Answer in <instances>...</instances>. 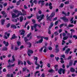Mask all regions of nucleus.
Masks as SVG:
<instances>
[{
	"mask_svg": "<svg viewBox=\"0 0 77 77\" xmlns=\"http://www.w3.org/2000/svg\"><path fill=\"white\" fill-rule=\"evenodd\" d=\"M32 21L33 23H36V20L34 19H32Z\"/></svg>",
	"mask_w": 77,
	"mask_h": 77,
	"instance_id": "obj_49",
	"label": "nucleus"
},
{
	"mask_svg": "<svg viewBox=\"0 0 77 77\" xmlns=\"http://www.w3.org/2000/svg\"><path fill=\"white\" fill-rule=\"evenodd\" d=\"M8 50V48L7 47H5L2 49V50L3 51H6Z\"/></svg>",
	"mask_w": 77,
	"mask_h": 77,
	"instance_id": "obj_34",
	"label": "nucleus"
},
{
	"mask_svg": "<svg viewBox=\"0 0 77 77\" xmlns=\"http://www.w3.org/2000/svg\"><path fill=\"white\" fill-rule=\"evenodd\" d=\"M63 24L62 23L60 25V28L61 29V28H62V27H63Z\"/></svg>",
	"mask_w": 77,
	"mask_h": 77,
	"instance_id": "obj_46",
	"label": "nucleus"
},
{
	"mask_svg": "<svg viewBox=\"0 0 77 77\" xmlns=\"http://www.w3.org/2000/svg\"><path fill=\"white\" fill-rule=\"evenodd\" d=\"M5 35L4 36V38H5V39H8V37H9L10 35V33H8V32H5ZM8 37H7V36Z\"/></svg>",
	"mask_w": 77,
	"mask_h": 77,
	"instance_id": "obj_2",
	"label": "nucleus"
},
{
	"mask_svg": "<svg viewBox=\"0 0 77 77\" xmlns=\"http://www.w3.org/2000/svg\"><path fill=\"white\" fill-rule=\"evenodd\" d=\"M21 0H20L19 1L17 2V5H20V3H21Z\"/></svg>",
	"mask_w": 77,
	"mask_h": 77,
	"instance_id": "obj_29",
	"label": "nucleus"
},
{
	"mask_svg": "<svg viewBox=\"0 0 77 77\" xmlns=\"http://www.w3.org/2000/svg\"><path fill=\"white\" fill-rule=\"evenodd\" d=\"M1 14H2L3 15H5L6 14V12L4 11H1Z\"/></svg>",
	"mask_w": 77,
	"mask_h": 77,
	"instance_id": "obj_33",
	"label": "nucleus"
},
{
	"mask_svg": "<svg viewBox=\"0 0 77 77\" xmlns=\"http://www.w3.org/2000/svg\"><path fill=\"white\" fill-rule=\"evenodd\" d=\"M34 60H38V57H34Z\"/></svg>",
	"mask_w": 77,
	"mask_h": 77,
	"instance_id": "obj_52",
	"label": "nucleus"
},
{
	"mask_svg": "<svg viewBox=\"0 0 77 77\" xmlns=\"http://www.w3.org/2000/svg\"><path fill=\"white\" fill-rule=\"evenodd\" d=\"M73 19H74V18L72 17L70 21V22L72 24H73V23L74 22V20H73Z\"/></svg>",
	"mask_w": 77,
	"mask_h": 77,
	"instance_id": "obj_25",
	"label": "nucleus"
},
{
	"mask_svg": "<svg viewBox=\"0 0 77 77\" xmlns=\"http://www.w3.org/2000/svg\"><path fill=\"white\" fill-rule=\"evenodd\" d=\"M23 70L22 71L23 72H24L27 70V68L26 67H24L23 68H22Z\"/></svg>",
	"mask_w": 77,
	"mask_h": 77,
	"instance_id": "obj_27",
	"label": "nucleus"
},
{
	"mask_svg": "<svg viewBox=\"0 0 77 77\" xmlns=\"http://www.w3.org/2000/svg\"><path fill=\"white\" fill-rule=\"evenodd\" d=\"M18 20H19V18H17L16 19H15L12 20V21H13V22H14V23H17L18 21Z\"/></svg>",
	"mask_w": 77,
	"mask_h": 77,
	"instance_id": "obj_20",
	"label": "nucleus"
},
{
	"mask_svg": "<svg viewBox=\"0 0 77 77\" xmlns=\"http://www.w3.org/2000/svg\"><path fill=\"white\" fill-rule=\"evenodd\" d=\"M72 65V60H70L69 62V66H71Z\"/></svg>",
	"mask_w": 77,
	"mask_h": 77,
	"instance_id": "obj_23",
	"label": "nucleus"
},
{
	"mask_svg": "<svg viewBox=\"0 0 77 77\" xmlns=\"http://www.w3.org/2000/svg\"><path fill=\"white\" fill-rule=\"evenodd\" d=\"M12 18H16V17H17L18 16H17V15H16L15 14L13 13L12 14Z\"/></svg>",
	"mask_w": 77,
	"mask_h": 77,
	"instance_id": "obj_15",
	"label": "nucleus"
},
{
	"mask_svg": "<svg viewBox=\"0 0 77 77\" xmlns=\"http://www.w3.org/2000/svg\"><path fill=\"white\" fill-rule=\"evenodd\" d=\"M48 49H49V50H50V51H51V50H52L53 48H51V47H48Z\"/></svg>",
	"mask_w": 77,
	"mask_h": 77,
	"instance_id": "obj_51",
	"label": "nucleus"
},
{
	"mask_svg": "<svg viewBox=\"0 0 77 77\" xmlns=\"http://www.w3.org/2000/svg\"><path fill=\"white\" fill-rule=\"evenodd\" d=\"M21 31L22 32L21 33L20 35H24V33H25V31L24 30V29H22L21 31H20V32Z\"/></svg>",
	"mask_w": 77,
	"mask_h": 77,
	"instance_id": "obj_9",
	"label": "nucleus"
},
{
	"mask_svg": "<svg viewBox=\"0 0 77 77\" xmlns=\"http://www.w3.org/2000/svg\"><path fill=\"white\" fill-rule=\"evenodd\" d=\"M42 77H45V74H42Z\"/></svg>",
	"mask_w": 77,
	"mask_h": 77,
	"instance_id": "obj_64",
	"label": "nucleus"
},
{
	"mask_svg": "<svg viewBox=\"0 0 77 77\" xmlns=\"http://www.w3.org/2000/svg\"><path fill=\"white\" fill-rule=\"evenodd\" d=\"M76 63H77V60H75L74 61V63H73V65L74 66H75V64H76Z\"/></svg>",
	"mask_w": 77,
	"mask_h": 77,
	"instance_id": "obj_40",
	"label": "nucleus"
},
{
	"mask_svg": "<svg viewBox=\"0 0 77 77\" xmlns=\"http://www.w3.org/2000/svg\"><path fill=\"white\" fill-rule=\"evenodd\" d=\"M24 41L26 43H27V41H29V40L28 39H27V37H25L24 38Z\"/></svg>",
	"mask_w": 77,
	"mask_h": 77,
	"instance_id": "obj_7",
	"label": "nucleus"
},
{
	"mask_svg": "<svg viewBox=\"0 0 77 77\" xmlns=\"http://www.w3.org/2000/svg\"><path fill=\"white\" fill-rule=\"evenodd\" d=\"M37 38L38 39H39V38H41V39L39 40L36 42H35L37 44H39L40 43H42V41H43V36H41V35H38L37 36Z\"/></svg>",
	"mask_w": 77,
	"mask_h": 77,
	"instance_id": "obj_1",
	"label": "nucleus"
},
{
	"mask_svg": "<svg viewBox=\"0 0 77 77\" xmlns=\"http://www.w3.org/2000/svg\"><path fill=\"white\" fill-rule=\"evenodd\" d=\"M26 62L28 65H31V63L29 60H27Z\"/></svg>",
	"mask_w": 77,
	"mask_h": 77,
	"instance_id": "obj_38",
	"label": "nucleus"
},
{
	"mask_svg": "<svg viewBox=\"0 0 77 77\" xmlns=\"http://www.w3.org/2000/svg\"><path fill=\"white\" fill-rule=\"evenodd\" d=\"M62 35H63V36H66V33H65V32H63L62 33Z\"/></svg>",
	"mask_w": 77,
	"mask_h": 77,
	"instance_id": "obj_61",
	"label": "nucleus"
},
{
	"mask_svg": "<svg viewBox=\"0 0 77 77\" xmlns=\"http://www.w3.org/2000/svg\"><path fill=\"white\" fill-rule=\"evenodd\" d=\"M65 69H63L62 68V72L63 74H65Z\"/></svg>",
	"mask_w": 77,
	"mask_h": 77,
	"instance_id": "obj_35",
	"label": "nucleus"
},
{
	"mask_svg": "<svg viewBox=\"0 0 77 77\" xmlns=\"http://www.w3.org/2000/svg\"><path fill=\"white\" fill-rule=\"evenodd\" d=\"M37 26H38V24L36 23H35L34 24V25L33 26V27L34 29H36V27H37Z\"/></svg>",
	"mask_w": 77,
	"mask_h": 77,
	"instance_id": "obj_30",
	"label": "nucleus"
},
{
	"mask_svg": "<svg viewBox=\"0 0 77 77\" xmlns=\"http://www.w3.org/2000/svg\"><path fill=\"white\" fill-rule=\"evenodd\" d=\"M3 43L6 47H8V45H9V43H8V42H6V41H4Z\"/></svg>",
	"mask_w": 77,
	"mask_h": 77,
	"instance_id": "obj_6",
	"label": "nucleus"
},
{
	"mask_svg": "<svg viewBox=\"0 0 77 77\" xmlns=\"http://www.w3.org/2000/svg\"><path fill=\"white\" fill-rule=\"evenodd\" d=\"M10 26H11L10 23H8L7 25V27H9Z\"/></svg>",
	"mask_w": 77,
	"mask_h": 77,
	"instance_id": "obj_47",
	"label": "nucleus"
},
{
	"mask_svg": "<svg viewBox=\"0 0 77 77\" xmlns=\"http://www.w3.org/2000/svg\"><path fill=\"white\" fill-rule=\"evenodd\" d=\"M3 6H4V7H5L7 6V3H5L3 5Z\"/></svg>",
	"mask_w": 77,
	"mask_h": 77,
	"instance_id": "obj_62",
	"label": "nucleus"
},
{
	"mask_svg": "<svg viewBox=\"0 0 77 77\" xmlns=\"http://www.w3.org/2000/svg\"><path fill=\"white\" fill-rule=\"evenodd\" d=\"M17 38V37L15 36V34H14L12 36V37L11 38V39H15V38Z\"/></svg>",
	"mask_w": 77,
	"mask_h": 77,
	"instance_id": "obj_14",
	"label": "nucleus"
},
{
	"mask_svg": "<svg viewBox=\"0 0 77 77\" xmlns=\"http://www.w3.org/2000/svg\"><path fill=\"white\" fill-rule=\"evenodd\" d=\"M70 50L71 49H70V48H68L65 51V53L66 54H68V52L69 51H70Z\"/></svg>",
	"mask_w": 77,
	"mask_h": 77,
	"instance_id": "obj_13",
	"label": "nucleus"
},
{
	"mask_svg": "<svg viewBox=\"0 0 77 77\" xmlns=\"http://www.w3.org/2000/svg\"><path fill=\"white\" fill-rule=\"evenodd\" d=\"M44 1L40 0L38 2V4H40V3H44Z\"/></svg>",
	"mask_w": 77,
	"mask_h": 77,
	"instance_id": "obj_36",
	"label": "nucleus"
},
{
	"mask_svg": "<svg viewBox=\"0 0 77 77\" xmlns=\"http://www.w3.org/2000/svg\"><path fill=\"white\" fill-rule=\"evenodd\" d=\"M3 72H6V69L5 68L3 69Z\"/></svg>",
	"mask_w": 77,
	"mask_h": 77,
	"instance_id": "obj_63",
	"label": "nucleus"
},
{
	"mask_svg": "<svg viewBox=\"0 0 77 77\" xmlns=\"http://www.w3.org/2000/svg\"><path fill=\"white\" fill-rule=\"evenodd\" d=\"M49 72H51V73H52L53 72H55V71L53 69H51L49 70L48 71Z\"/></svg>",
	"mask_w": 77,
	"mask_h": 77,
	"instance_id": "obj_19",
	"label": "nucleus"
},
{
	"mask_svg": "<svg viewBox=\"0 0 77 77\" xmlns=\"http://www.w3.org/2000/svg\"><path fill=\"white\" fill-rule=\"evenodd\" d=\"M44 14L41 15L40 16H38L37 17V20H39L40 18H41V19H44Z\"/></svg>",
	"mask_w": 77,
	"mask_h": 77,
	"instance_id": "obj_5",
	"label": "nucleus"
},
{
	"mask_svg": "<svg viewBox=\"0 0 77 77\" xmlns=\"http://www.w3.org/2000/svg\"><path fill=\"white\" fill-rule=\"evenodd\" d=\"M35 63L36 65H39V64L38 63V60H36L35 61Z\"/></svg>",
	"mask_w": 77,
	"mask_h": 77,
	"instance_id": "obj_44",
	"label": "nucleus"
},
{
	"mask_svg": "<svg viewBox=\"0 0 77 77\" xmlns=\"http://www.w3.org/2000/svg\"><path fill=\"white\" fill-rule=\"evenodd\" d=\"M1 21L2 23V25H3V24H4L5 21V19H2L1 20Z\"/></svg>",
	"mask_w": 77,
	"mask_h": 77,
	"instance_id": "obj_21",
	"label": "nucleus"
},
{
	"mask_svg": "<svg viewBox=\"0 0 77 77\" xmlns=\"http://www.w3.org/2000/svg\"><path fill=\"white\" fill-rule=\"evenodd\" d=\"M73 37L74 38H75V39H77V36H76V35H74L73 36Z\"/></svg>",
	"mask_w": 77,
	"mask_h": 77,
	"instance_id": "obj_58",
	"label": "nucleus"
},
{
	"mask_svg": "<svg viewBox=\"0 0 77 77\" xmlns=\"http://www.w3.org/2000/svg\"><path fill=\"white\" fill-rule=\"evenodd\" d=\"M14 13H18V12H18V10H14Z\"/></svg>",
	"mask_w": 77,
	"mask_h": 77,
	"instance_id": "obj_56",
	"label": "nucleus"
},
{
	"mask_svg": "<svg viewBox=\"0 0 77 77\" xmlns=\"http://www.w3.org/2000/svg\"><path fill=\"white\" fill-rule=\"evenodd\" d=\"M62 68H61L58 71V72L59 74H62Z\"/></svg>",
	"mask_w": 77,
	"mask_h": 77,
	"instance_id": "obj_12",
	"label": "nucleus"
},
{
	"mask_svg": "<svg viewBox=\"0 0 77 77\" xmlns=\"http://www.w3.org/2000/svg\"><path fill=\"white\" fill-rule=\"evenodd\" d=\"M74 27V25L72 24H69L68 25V26H67V28H69V27Z\"/></svg>",
	"mask_w": 77,
	"mask_h": 77,
	"instance_id": "obj_18",
	"label": "nucleus"
},
{
	"mask_svg": "<svg viewBox=\"0 0 77 77\" xmlns=\"http://www.w3.org/2000/svg\"><path fill=\"white\" fill-rule=\"evenodd\" d=\"M62 14H63L64 15H65V16H67V14H66V13H65L64 11L62 12Z\"/></svg>",
	"mask_w": 77,
	"mask_h": 77,
	"instance_id": "obj_37",
	"label": "nucleus"
},
{
	"mask_svg": "<svg viewBox=\"0 0 77 77\" xmlns=\"http://www.w3.org/2000/svg\"><path fill=\"white\" fill-rule=\"evenodd\" d=\"M37 66H38L36 67V69H39V67H40V65L38 64V65H37Z\"/></svg>",
	"mask_w": 77,
	"mask_h": 77,
	"instance_id": "obj_41",
	"label": "nucleus"
},
{
	"mask_svg": "<svg viewBox=\"0 0 77 77\" xmlns=\"http://www.w3.org/2000/svg\"><path fill=\"white\" fill-rule=\"evenodd\" d=\"M54 68L55 69V70L56 71H58V65H56L54 66Z\"/></svg>",
	"mask_w": 77,
	"mask_h": 77,
	"instance_id": "obj_11",
	"label": "nucleus"
},
{
	"mask_svg": "<svg viewBox=\"0 0 77 77\" xmlns=\"http://www.w3.org/2000/svg\"><path fill=\"white\" fill-rule=\"evenodd\" d=\"M60 59L61 60L60 61L61 63H64V61H63V58H61Z\"/></svg>",
	"mask_w": 77,
	"mask_h": 77,
	"instance_id": "obj_26",
	"label": "nucleus"
},
{
	"mask_svg": "<svg viewBox=\"0 0 77 77\" xmlns=\"http://www.w3.org/2000/svg\"><path fill=\"white\" fill-rule=\"evenodd\" d=\"M59 21H56L55 23V25H57V24H58Z\"/></svg>",
	"mask_w": 77,
	"mask_h": 77,
	"instance_id": "obj_53",
	"label": "nucleus"
},
{
	"mask_svg": "<svg viewBox=\"0 0 77 77\" xmlns=\"http://www.w3.org/2000/svg\"><path fill=\"white\" fill-rule=\"evenodd\" d=\"M17 45H18V46H19V45H21V42H20L17 41Z\"/></svg>",
	"mask_w": 77,
	"mask_h": 77,
	"instance_id": "obj_43",
	"label": "nucleus"
},
{
	"mask_svg": "<svg viewBox=\"0 0 77 77\" xmlns=\"http://www.w3.org/2000/svg\"><path fill=\"white\" fill-rule=\"evenodd\" d=\"M20 22H22L23 20H24V18H23V16H21L20 17Z\"/></svg>",
	"mask_w": 77,
	"mask_h": 77,
	"instance_id": "obj_16",
	"label": "nucleus"
},
{
	"mask_svg": "<svg viewBox=\"0 0 77 77\" xmlns=\"http://www.w3.org/2000/svg\"><path fill=\"white\" fill-rule=\"evenodd\" d=\"M63 22H65V23H68L69 21L68 19L65 16H64V17L63 18Z\"/></svg>",
	"mask_w": 77,
	"mask_h": 77,
	"instance_id": "obj_4",
	"label": "nucleus"
},
{
	"mask_svg": "<svg viewBox=\"0 0 77 77\" xmlns=\"http://www.w3.org/2000/svg\"><path fill=\"white\" fill-rule=\"evenodd\" d=\"M70 31L71 32H75V30H74V29H71L70 30Z\"/></svg>",
	"mask_w": 77,
	"mask_h": 77,
	"instance_id": "obj_54",
	"label": "nucleus"
},
{
	"mask_svg": "<svg viewBox=\"0 0 77 77\" xmlns=\"http://www.w3.org/2000/svg\"><path fill=\"white\" fill-rule=\"evenodd\" d=\"M11 27L13 29H17V26L15 25H11Z\"/></svg>",
	"mask_w": 77,
	"mask_h": 77,
	"instance_id": "obj_17",
	"label": "nucleus"
},
{
	"mask_svg": "<svg viewBox=\"0 0 77 77\" xmlns=\"http://www.w3.org/2000/svg\"><path fill=\"white\" fill-rule=\"evenodd\" d=\"M33 2L34 3H35V5H36L37 2V1H36V0H35L34 1H33Z\"/></svg>",
	"mask_w": 77,
	"mask_h": 77,
	"instance_id": "obj_60",
	"label": "nucleus"
},
{
	"mask_svg": "<svg viewBox=\"0 0 77 77\" xmlns=\"http://www.w3.org/2000/svg\"><path fill=\"white\" fill-rule=\"evenodd\" d=\"M31 35H32V33L30 32L27 35V37L29 38V37H30V36Z\"/></svg>",
	"mask_w": 77,
	"mask_h": 77,
	"instance_id": "obj_31",
	"label": "nucleus"
},
{
	"mask_svg": "<svg viewBox=\"0 0 77 77\" xmlns=\"http://www.w3.org/2000/svg\"><path fill=\"white\" fill-rule=\"evenodd\" d=\"M57 17H56L54 18L53 20V21H56V20H57Z\"/></svg>",
	"mask_w": 77,
	"mask_h": 77,
	"instance_id": "obj_50",
	"label": "nucleus"
},
{
	"mask_svg": "<svg viewBox=\"0 0 77 77\" xmlns=\"http://www.w3.org/2000/svg\"><path fill=\"white\" fill-rule=\"evenodd\" d=\"M55 15V14H54V12L52 13L51 14V15L50 16L52 18V17H53Z\"/></svg>",
	"mask_w": 77,
	"mask_h": 77,
	"instance_id": "obj_24",
	"label": "nucleus"
},
{
	"mask_svg": "<svg viewBox=\"0 0 77 77\" xmlns=\"http://www.w3.org/2000/svg\"><path fill=\"white\" fill-rule=\"evenodd\" d=\"M20 15H22V14L21 13H18V15H17V17H19Z\"/></svg>",
	"mask_w": 77,
	"mask_h": 77,
	"instance_id": "obj_59",
	"label": "nucleus"
},
{
	"mask_svg": "<svg viewBox=\"0 0 77 77\" xmlns=\"http://www.w3.org/2000/svg\"><path fill=\"white\" fill-rule=\"evenodd\" d=\"M33 51L32 50H29L28 51L27 54L29 56H31V54H33Z\"/></svg>",
	"mask_w": 77,
	"mask_h": 77,
	"instance_id": "obj_3",
	"label": "nucleus"
},
{
	"mask_svg": "<svg viewBox=\"0 0 77 77\" xmlns=\"http://www.w3.org/2000/svg\"><path fill=\"white\" fill-rule=\"evenodd\" d=\"M43 50V47H42L41 49L39 50V52H41L42 51V50Z\"/></svg>",
	"mask_w": 77,
	"mask_h": 77,
	"instance_id": "obj_45",
	"label": "nucleus"
},
{
	"mask_svg": "<svg viewBox=\"0 0 77 77\" xmlns=\"http://www.w3.org/2000/svg\"><path fill=\"white\" fill-rule=\"evenodd\" d=\"M43 38L45 39H46V40H47L48 39V37H43Z\"/></svg>",
	"mask_w": 77,
	"mask_h": 77,
	"instance_id": "obj_55",
	"label": "nucleus"
},
{
	"mask_svg": "<svg viewBox=\"0 0 77 77\" xmlns=\"http://www.w3.org/2000/svg\"><path fill=\"white\" fill-rule=\"evenodd\" d=\"M12 58H13V60L14 62V61L15 60V57L14 56V55H13L12 56Z\"/></svg>",
	"mask_w": 77,
	"mask_h": 77,
	"instance_id": "obj_42",
	"label": "nucleus"
},
{
	"mask_svg": "<svg viewBox=\"0 0 77 77\" xmlns=\"http://www.w3.org/2000/svg\"><path fill=\"white\" fill-rule=\"evenodd\" d=\"M50 57H54V54H51Z\"/></svg>",
	"mask_w": 77,
	"mask_h": 77,
	"instance_id": "obj_57",
	"label": "nucleus"
},
{
	"mask_svg": "<svg viewBox=\"0 0 77 77\" xmlns=\"http://www.w3.org/2000/svg\"><path fill=\"white\" fill-rule=\"evenodd\" d=\"M20 64L21 65H23V63L22 62V61L19 60L18 61V65H20Z\"/></svg>",
	"mask_w": 77,
	"mask_h": 77,
	"instance_id": "obj_8",
	"label": "nucleus"
},
{
	"mask_svg": "<svg viewBox=\"0 0 77 77\" xmlns=\"http://www.w3.org/2000/svg\"><path fill=\"white\" fill-rule=\"evenodd\" d=\"M70 71H71V72H74L75 70L73 68H71L70 69Z\"/></svg>",
	"mask_w": 77,
	"mask_h": 77,
	"instance_id": "obj_32",
	"label": "nucleus"
},
{
	"mask_svg": "<svg viewBox=\"0 0 77 77\" xmlns=\"http://www.w3.org/2000/svg\"><path fill=\"white\" fill-rule=\"evenodd\" d=\"M68 38V36H64L63 38V40H66V39H67Z\"/></svg>",
	"mask_w": 77,
	"mask_h": 77,
	"instance_id": "obj_28",
	"label": "nucleus"
},
{
	"mask_svg": "<svg viewBox=\"0 0 77 77\" xmlns=\"http://www.w3.org/2000/svg\"><path fill=\"white\" fill-rule=\"evenodd\" d=\"M26 44H27V45H29V47L30 48V47H31L32 46V44H31V43L30 42H27V43H26Z\"/></svg>",
	"mask_w": 77,
	"mask_h": 77,
	"instance_id": "obj_22",
	"label": "nucleus"
},
{
	"mask_svg": "<svg viewBox=\"0 0 77 77\" xmlns=\"http://www.w3.org/2000/svg\"><path fill=\"white\" fill-rule=\"evenodd\" d=\"M51 19H52V17L51 16H49L47 18V21H51Z\"/></svg>",
	"mask_w": 77,
	"mask_h": 77,
	"instance_id": "obj_10",
	"label": "nucleus"
},
{
	"mask_svg": "<svg viewBox=\"0 0 77 77\" xmlns=\"http://www.w3.org/2000/svg\"><path fill=\"white\" fill-rule=\"evenodd\" d=\"M55 59L57 61V62H59L58 61V60H59V57H55Z\"/></svg>",
	"mask_w": 77,
	"mask_h": 77,
	"instance_id": "obj_39",
	"label": "nucleus"
},
{
	"mask_svg": "<svg viewBox=\"0 0 77 77\" xmlns=\"http://www.w3.org/2000/svg\"><path fill=\"white\" fill-rule=\"evenodd\" d=\"M65 5H68L69 3V1L65 2Z\"/></svg>",
	"mask_w": 77,
	"mask_h": 77,
	"instance_id": "obj_48",
	"label": "nucleus"
}]
</instances>
